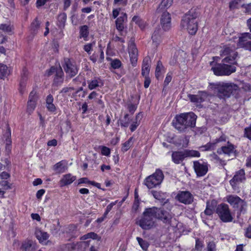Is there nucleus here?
Masks as SVG:
<instances>
[{
	"mask_svg": "<svg viewBox=\"0 0 251 251\" xmlns=\"http://www.w3.org/2000/svg\"><path fill=\"white\" fill-rule=\"evenodd\" d=\"M132 21L138 25L141 29H143L145 27L144 22L140 19V18L137 16H134L132 18Z\"/></svg>",
	"mask_w": 251,
	"mask_h": 251,
	"instance_id": "obj_43",
	"label": "nucleus"
},
{
	"mask_svg": "<svg viewBox=\"0 0 251 251\" xmlns=\"http://www.w3.org/2000/svg\"><path fill=\"white\" fill-rule=\"evenodd\" d=\"M234 49L229 47H225L221 51V55L224 57L222 60L223 63H216L214 62L210 63L211 70L214 74L218 76L229 75L236 71V67L232 65L226 64L228 63L230 64H235V59L237 56V52Z\"/></svg>",
	"mask_w": 251,
	"mask_h": 251,
	"instance_id": "obj_1",
	"label": "nucleus"
},
{
	"mask_svg": "<svg viewBox=\"0 0 251 251\" xmlns=\"http://www.w3.org/2000/svg\"><path fill=\"white\" fill-rule=\"evenodd\" d=\"M245 236L247 238H251V226H248L246 229Z\"/></svg>",
	"mask_w": 251,
	"mask_h": 251,
	"instance_id": "obj_59",
	"label": "nucleus"
},
{
	"mask_svg": "<svg viewBox=\"0 0 251 251\" xmlns=\"http://www.w3.org/2000/svg\"><path fill=\"white\" fill-rule=\"evenodd\" d=\"M235 150L234 146L228 143L227 145L221 147V148L218 150V152L219 154L224 153L228 155H233L235 156Z\"/></svg>",
	"mask_w": 251,
	"mask_h": 251,
	"instance_id": "obj_19",
	"label": "nucleus"
},
{
	"mask_svg": "<svg viewBox=\"0 0 251 251\" xmlns=\"http://www.w3.org/2000/svg\"><path fill=\"white\" fill-rule=\"evenodd\" d=\"M59 229H60L59 223L58 221H57L56 222V227L54 229H53V227H51V231L53 234H57L58 233Z\"/></svg>",
	"mask_w": 251,
	"mask_h": 251,
	"instance_id": "obj_57",
	"label": "nucleus"
},
{
	"mask_svg": "<svg viewBox=\"0 0 251 251\" xmlns=\"http://www.w3.org/2000/svg\"><path fill=\"white\" fill-rule=\"evenodd\" d=\"M233 39L234 42H237L236 47L232 45V47H229L230 49H234V47L235 48H241L251 51V33H243L240 34L238 38H233Z\"/></svg>",
	"mask_w": 251,
	"mask_h": 251,
	"instance_id": "obj_4",
	"label": "nucleus"
},
{
	"mask_svg": "<svg viewBox=\"0 0 251 251\" xmlns=\"http://www.w3.org/2000/svg\"><path fill=\"white\" fill-rule=\"evenodd\" d=\"M10 73L8 67L3 64H0V78H3L9 75Z\"/></svg>",
	"mask_w": 251,
	"mask_h": 251,
	"instance_id": "obj_34",
	"label": "nucleus"
},
{
	"mask_svg": "<svg viewBox=\"0 0 251 251\" xmlns=\"http://www.w3.org/2000/svg\"><path fill=\"white\" fill-rule=\"evenodd\" d=\"M37 99L38 97L36 92L34 91L31 92L29 96V100L27 105V112L29 114H30L34 110Z\"/></svg>",
	"mask_w": 251,
	"mask_h": 251,
	"instance_id": "obj_13",
	"label": "nucleus"
},
{
	"mask_svg": "<svg viewBox=\"0 0 251 251\" xmlns=\"http://www.w3.org/2000/svg\"><path fill=\"white\" fill-rule=\"evenodd\" d=\"M216 86L218 92L225 97H229L238 88L235 84L224 82H219Z\"/></svg>",
	"mask_w": 251,
	"mask_h": 251,
	"instance_id": "obj_9",
	"label": "nucleus"
},
{
	"mask_svg": "<svg viewBox=\"0 0 251 251\" xmlns=\"http://www.w3.org/2000/svg\"><path fill=\"white\" fill-rule=\"evenodd\" d=\"M151 208L147 209L143 213V217L139 221V225L144 229H149L152 228L154 224L153 220L154 216L151 212Z\"/></svg>",
	"mask_w": 251,
	"mask_h": 251,
	"instance_id": "obj_8",
	"label": "nucleus"
},
{
	"mask_svg": "<svg viewBox=\"0 0 251 251\" xmlns=\"http://www.w3.org/2000/svg\"><path fill=\"white\" fill-rule=\"evenodd\" d=\"M185 157H199L200 153L199 151L194 150H185L184 151Z\"/></svg>",
	"mask_w": 251,
	"mask_h": 251,
	"instance_id": "obj_37",
	"label": "nucleus"
},
{
	"mask_svg": "<svg viewBox=\"0 0 251 251\" xmlns=\"http://www.w3.org/2000/svg\"><path fill=\"white\" fill-rule=\"evenodd\" d=\"M142 116L140 113H138L136 115L135 118L131 123L130 129L131 131H134L140 124V121L141 119Z\"/></svg>",
	"mask_w": 251,
	"mask_h": 251,
	"instance_id": "obj_31",
	"label": "nucleus"
},
{
	"mask_svg": "<svg viewBox=\"0 0 251 251\" xmlns=\"http://www.w3.org/2000/svg\"><path fill=\"white\" fill-rule=\"evenodd\" d=\"M145 77L144 80V87L146 88H147L149 87L150 84L151 83V79L149 77V76H144Z\"/></svg>",
	"mask_w": 251,
	"mask_h": 251,
	"instance_id": "obj_56",
	"label": "nucleus"
},
{
	"mask_svg": "<svg viewBox=\"0 0 251 251\" xmlns=\"http://www.w3.org/2000/svg\"><path fill=\"white\" fill-rule=\"evenodd\" d=\"M214 206L211 202L207 201L206 207L204 211L205 214L207 215H211L213 213Z\"/></svg>",
	"mask_w": 251,
	"mask_h": 251,
	"instance_id": "obj_39",
	"label": "nucleus"
},
{
	"mask_svg": "<svg viewBox=\"0 0 251 251\" xmlns=\"http://www.w3.org/2000/svg\"><path fill=\"white\" fill-rule=\"evenodd\" d=\"M197 116L192 112L181 114L176 117L175 128L180 132H184L188 128L195 126Z\"/></svg>",
	"mask_w": 251,
	"mask_h": 251,
	"instance_id": "obj_2",
	"label": "nucleus"
},
{
	"mask_svg": "<svg viewBox=\"0 0 251 251\" xmlns=\"http://www.w3.org/2000/svg\"><path fill=\"white\" fill-rule=\"evenodd\" d=\"M132 137H131L128 140V141L123 144L122 148V150L123 151H126L132 146Z\"/></svg>",
	"mask_w": 251,
	"mask_h": 251,
	"instance_id": "obj_38",
	"label": "nucleus"
},
{
	"mask_svg": "<svg viewBox=\"0 0 251 251\" xmlns=\"http://www.w3.org/2000/svg\"><path fill=\"white\" fill-rule=\"evenodd\" d=\"M173 0H162L160 4L157 9V11L158 12H160L163 9H167L169 8L173 4Z\"/></svg>",
	"mask_w": 251,
	"mask_h": 251,
	"instance_id": "obj_30",
	"label": "nucleus"
},
{
	"mask_svg": "<svg viewBox=\"0 0 251 251\" xmlns=\"http://www.w3.org/2000/svg\"><path fill=\"white\" fill-rule=\"evenodd\" d=\"M199 14L195 10H191L182 18L181 22V26L187 30L191 35H194L198 30V20H197Z\"/></svg>",
	"mask_w": 251,
	"mask_h": 251,
	"instance_id": "obj_3",
	"label": "nucleus"
},
{
	"mask_svg": "<svg viewBox=\"0 0 251 251\" xmlns=\"http://www.w3.org/2000/svg\"><path fill=\"white\" fill-rule=\"evenodd\" d=\"M35 236L40 242H43L47 240L49 235L46 232L43 231L40 229H36L35 232Z\"/></svg>",
	"mask_w": 251,
	"mask_h": 251,
	"instance_id": "obj_28",
	"label": "nucleus"
},
{
	"mask_svg": "<svg viewBox=\"0 0 251 251\" xmlns=\"http://www.w3.org/2000/svg\"><path fill=\"white\" fill-rule=\"evenodd\" d=\"M52 169L56 173H63L68 169L67 163L64 160H62L53 165Z\"/></svg>",
	"mask_w": 251,
	"mask_h": 251,
	"instance_id": "obj_22",
	"label": "nucleus"
},
{
	"mask_svg": "<svg viewBox=\"0 0 251 251\" xmlns=\"http://www.w3.org/2000/svg\"><path fill=\"white\" fill-rule=\"evenodd\" d=\"M164 72V68L162 63L158 61L155 70V76L157 79L161 76L163 73Z\"/></svg>",
	"mask_w": 251,
	"mask_h": 251,
	"instance_id": "obj_35",
	"label": "nucleus"
},
{
	"mask_svg": "<svg viewBox=\"0 0 251 251\" xmlns=\"http://www.w3.org/2000/svg\"><path fill=\"white\" fill-rule=\"evenodd\" d=\"M53 96L50 94L49 95L46 100V105L47 109L51 112H54L56 111V107L53 103Z\"/></svg>",
	"mask_w": 251,
	"mask_h": 251,
	"instance_id": "obj_26",
	"label": "nucleus"
},
{
	"mask_svg": "<svg viewBox=\"0 0 251 251\" xmlns=\"http://www.w3.org/2000/svg\"><path fill=\"white\" fill-rule=\"evenodd\" d=\"M0 186H2L5 190L11 188L10 185L6 180H2L0 182Z\"/></svg>",
	"mask_w": 251,
	"mask_h": 251,
	"instance_id": "obj_49",
	"label": "nucleus"
},
{
	"mask_svg": "<svg viewBox=\"0 0 251 251\" xmlns=\"http://www.w3.org/2000/svg\"><path fill=\"white\" fill-rule=\"evenodd\" d=\"M54 72H56V78L55 79V80L56 81V79H59L60 80L58 81L62 82V77L63 75V72L61 68L60 67L58 69L56 70V68L54 67H51L50 69L48 71V75H50Z\"/></svg>",
	"mask_w": 251,
	"mask_h": 251,
	"instance_id": "obj_25",
	"label": "nucleus"
},
{
	"mask_svg": "<svg viewBox=\"0 0 251 251\" xmlns=\"http://www.w3.org/2000/svg\"><path fill=\"white\" fill-rule=\"evenodd\" d=\"M136 240L143 250L147 251L149 246L148 242L138 237L136 238Z\"/></svg>",
	"mask_w": 251,
	"mask_h": 251,
	"instance_id": "obj_36",
	"label": "nucleus"
},
{
	"mask_svg": "<svg viewBox=\"0 0 251 251\" xmlns=\"http://www.w3.org/2000/svg\"><path fill=\"white\" fill-rule=\"evenodd\" d=\"M207 95L205 92H199L196 95H189L188 98L191 102L196 104L204 101L207 98Z\"/></svg>",
	"mask_w": 251,
	"mask_h": 251,
	"instance_id": "obj_16",
	"label": "nucleus"
},
{
	"mask_svg": "<svg viewBox=\"0 0 251 251\" xmlns=\"http://www.w3.org/2000/svg\"><path fill=\"white\" fill-rule=\"evenodd\" d=\"M203 247L202 243L199 240L197 239L196 241L195 248L198 251H201Z\"/></svg>",
	"mask_w": 251,
	"mask_h": 251,
	"instance_id": "obj_55",
	"label": "nucleus"
},
{
	"mask_svg": "<svg viewBox=\"0 0 251 251\" xmlns=\"http://www.w3.org/2000/svg\"><path fill=\"white\" fill-rule=\"evenodd\" d=\"M87 83L88 88L91 90L95 89L100 86H101L103 85L101 80L99 78H95L94 79L89 80L87 81Z\"/></svg>",
	"mask_w": 251,
	"mask_h": 251,
	"instance_id": "obj_29",
	"label": "nucleus"
},
{
	"mask_svg": "<svg viewBox=\"0 0 251 251\" xmlns=\"http://www.w3.org/2000/svg\"><path fill=\"white\" fill-rule=\"evenodd\" d=\"M101 153L103 155L108 156L110 154V149L105 146H101Z\"/></svg>",
	"mask_w": 251,
	"mask_h": 251,
	"instance_id": "obj_47",
	"label": "nucleus"
},
{
	"mask_svg": "<svg viewBox=\"0 0 251 251\" xmlns=\"http://www.w3.org/2000/svg\"><path fill=\"white\" fill-rule=\"evenodd\" d=\"M128 53L131 63L134 66L137 61L138 50L135 44L132 41L128 45Z\"/></svg>",
	"mask_w": 251,
	"mask_h": 251,
	"instance_id": "obj_15",
	"label": "nucleus"
},
{
	"mask_svg": "<svg viewBox=\"0 0 251 251\" xmlns=\"http://www.w3.org/2000/svg\"><path fill=\"white\" fill-rule=\"evenodd\" d=\"M194 168L197 175L199 176H204L208 171L207 164L199 161L194 162Z\"/></svg>",
	"mask_w": 251,
	"mask_h": 251,
	"instance_id": "obj_14",
	"label": "nucleus"
},
{
	"mask_svg": "<svg viewBox=\"0 0 251 251\" xmlns=\"http://www.w3.org/2000/svg\"><path fill=\"white\" fill-rule=\"evenodd\" d=\"M245 134L248 138L251 140V124L250 127L245 129Z\"/></svg>",
	"mask_w": 251,
	"mask_h": 251,
	"instance_id": "obj_52",
	"label": "nucleus"
},
{
	"mask_svg": "<svg viewBox=\"0 0 251 251\" xmlns=\"http://www.w3.org/2000/svg\"><path fill=\"white\" fill-rule=\"evenodd\" d=\"M49 146H55L57 145V141L55 139H53L48 141L47 143Z\"/></svg>",
	"mask_w": 251,
	"mask_h": 251,
	"instance_id": "obj_64",
	"label": "nucleus"
},
{
	"mask_svg": "<svg viewBox=\"0 0 251 251\" xmlns=\"http://www.w3.org/2000/svg\"><path fill=\"white\" fill-rule=\"evenodd\" d=\"M128 114L125 115L124 118L120 120V125L122 126L127 127L129 126V118Z\"/></svg>",
	"mask_w": 251,
	"mask_h": 251,
	"instance_id": "obj_40",
	"label": "nucleus"
},
{
	"mask_svg": "<svg viewBox=\"0 0 251 251\" xmlns=\"http://www.w3.org/2000/svg\"><path fill=\"white\" fill-rule=\"evenodd\" d=\"M153 197L161 201H164L166 199V194L160 191H151Z\"/></svg>",
	"mask_w": 251,
	"mask_h": 251,
	"instance_id": "obj_32",
	"label": "nucleus"
},
{
	"mask_svg": "<svg viewBox=\"0 0 251 251\" xmlns=\"http://www.w3.org/2000/svg\"><path fill=\"white\" fill-rule=\"evenodd\" d=\"M21 249L24 251H35L37 247L36 244L33 241L26 239L23 242Z\"/></svg>",
	"mask_w": 251,
	"mask_h": 251,
	"instance_id": "obj_20",
	"label": "nucleus"
},
{
	"mask_svg": "<svg viewBox=\"0 0 251 251\" xmlns=\"http://www.w3.org/2000/svg\"><path fill=\"white\" fill-rule=\"evenodd\" d=\"M76 179V177L72 175L71 174H68L63 176L62 178L59 181L60 187H63L66 185H70Z\"/></svg>",
	"mask_w": 251,
	"mask_h": 251,
	"instance_id": "obj_21",
	"label": "nucleus"
},
{
	"mask_svg": "<svg viewBox=\"0 0 251 251\" xmlns=\"http://www.w3.org/2000/svg\"><path fill=\"white\" fill-rule=\"evenodd\" d=\"M45 191L44 189H40L38 190L36 193V197L37 199H40L44 194Z\"/></svg>",
	"mask_w": 251,
	"mask_h": 251,
	"instance_id": "obj_61",
	"label": "nucleus"
},
{
	"mask_svg": "<svg viewBox=\"0 0 251 251\" xmlns=\"http://www.w3.org/2000/svg\"><path fill=\"white\" fill-rule=\"evenodd\" d=\"M67 19V15L65 13L60 14L57 18V25L60 28H63L65 26Z\"/></svg>",
	"mask_w": 251,
	"mask_h": 251,
	"instance_id": "obj_33",
	"label": "nucleus"
},
{
	"mask_svg": "<svg viewBox=\"0 0 251 251\" xmlns=\"http://www.w3.org/2000/svg\"><path fill=\"white\" fill-rule=\"evenodd\" d=\"M10 176L9 175L5 172H3L1 174H0V178L1 179H7Z\"/></svg>",
	"mask_w": 251,
	"mask_h": 251,
	"instance_id": "obj_62",
	"label": "nucleus"
},
{
	"mask_svg": "<svg viewBox=\"0 0 251 251\" xmlns=\"http://www.w3.org/2000/svg\"><path fill=\"white\" fill-rule=\"evenodd\" d=\"M80 33L81 37L85 38H87L89 33L88 26L87 25L82 26L80 27Z\"/></svg>",
	"mask_w": 251,
	"mask_h": 251,
	"instance_id": "obj_42",
	"label": "nucleus"
},
{
	"mask_svg": "<svg viewBox=\"0 0 251 251\" xmlns=\"http://www.w3.org/2000/svg\"><path fill=\"white\" fill-rule=\"evenodd\" d=\"M98 96V93H97L95 91H93L89 94V95L88 97V98L90 100H92L93 99L96 98V97Z\"/></svg>",
	"mask_w": 251,
	"mask_h": 251,
	"instance_id": "obj_63",
	"label": "nucleus"
},
{
	"mask_svg": "<svg viewBox=\"0 0 251 251\" xmlns=\"http://www.w3.org/2000/svg\"><path fill=\"white\" fill-rule=\"evenodd\" d=\"M150 213H153L154 218L158 219L164 223H169L172 216L169 212L162 208L153 207L151 208Z\"/></svg>",
	"mask_w": 251,
	"mask_h": 251,
	"instance_id": "obj_11",
	"label": "nucleus"
},
{
	"mask_svg": "<svg viewBox=\"0 0 251 251\" xmlns=\"http://www.w3.org/2000/svg\"><path fill=\"white\" fill-rule=\"evenodd\" d=\"M116 203V201L110 203L109 204H108L106 207V211L104 213V216L105 217L107 214L110 211V210L112 209L113 206L115 205Z\"/></svg>",
	"mask_w": 251,
	"mask_h": 251,
	"instance_id": "obj_50",
	"label": "nucleus"
},
{
	"mask_svg": "<svg viewBox=\"0 0 251 251\" xmlns=\"http://www.w3.org/2000/svg\"><path fill=\"white\" fill-rule=\"evenodd\" d=\"M0 29L7 33H11L12 32V26L8 24H1L0 25Z\"/></svg>",
	"mask_w": 251,
	"mask_h": 251,
	"instance_id": "obj_41",
	"label": "nucleus"
},
{
	"mask_svg": "<svg viewBox=\"0 0 251 251\" xmlns=\"http://www.w3.org/2000/svg\"><path fill=\"white\" fill-rule=\"evenodd\" d=\"M176 199L179 202L185 204H190L193 201V197L188 191L179 192L176 196Z\"/></svg>",
	"mask_w": 251,
	"mask_h": 251,
	"instance_id": "obj_12",
	"label": "nucleus"
},
{
	"mask_svg": "<svg viewBox=\"0 0 251 251\" xmlns=\"http://www.w3.org/2000/svg\"><path fill=\"white\" fill-rule=\"evenodd\" d=\"M137 106L133 104H129L127 106V109L129 112L134 113L136 110Z\"/></svg>",
	"mask_w": 251,
	"mask_h": 251,
	"instance_id": "obj_54",
	"label": "nucleus"
},
{
	"mask_svg": "<svg viewBox=\"0 0 251 251\" xmlns=\"http://www.w3.org/2000/svg\"><path fill=\"white\" fill-rule=\"evenodd\" d=\"M226 201L233 208L238 209L240 214L245 213L247 210L246 202L236 195H229L226 197Z\"/></svg>",
	"mask_w": 251,
	"mask_h": 251,
	"instance_id": "obj_6",
	"label": "nucleus"
},
{
	"mask_svg": "<svg viewBox=\"0 0 251 251\" xmlns=\"http://www.w3.org/2000/svg\"><path fill=\"white\" fill-rule=\"evenodd\" d=\"M185 158L184 151H174L172 154V160L176 164L180 163Z\"/></svg>",
	"mask_w": 251,
	"mask_h": 251,
	"instance_id": "obj_24",
	"label": "nucleus"
},
{
	"mask_svg": "<svg viewBox=\"0 0 251 251\" xmlns=\"http://www.w3.org/2000/svg\"><path fill=\"white\" fill-rule=\"evenodd\" d=\"M120 9H114L112 11V16L113 18L115 19L118 17V16L121 13H120Z\"/></svg>",
	"mask_w": 251,
	"mask_h": 251,
	"instance_id": "obj_60",
	"label": "nucleus"
},
{
	"mask_svg": "<svg viewBox=\"0 0 251 251\" xmlns=\"http://www.w3.org/2000/svg\"><path fill=\"white\" fill-rule=\"evenodd\" d=\"M150 71V60L148 58H145L143 61L142 68V75L143 76H149Z\"/></svg>",
	"mask_w": 251,
	"mask_h": 251,
	"instance_id": "obj_27",
	"label": "nucleus"
},
{
	"mask_svg": "<svg viewBox=\"0 0 251 251\" xmlns=\"http://www.w3.org/2000/svg\"><path fill=\"white\" fill-rule=\"evenodd\" d=\"M216 246L214 243L209 242L207 245V251H215Z\"/></svg>",
	"mask_w": 251,
	"mask_h": 251,
	"instance_id": "obj_53",
	"label": "nucleus"
},
{
	"mask_svg": "<svg viewBox=\"0 0 251 251\" xmlns=\"http://www.w3.org/2000/svg\"><path fill=\"white\" fill-rule=\"evenodd\" d=\"M163 179L164 175L162 171L157 169L153 174L147 177L144 183L149 189H151L160 185Z\"/></svg>",
	"mask_w": 251,
	"mask_h": 251,
	"instance_id": "obj_5",
	"label": "nucleus"
},
{
	"mask_svg": "<svg viewBox=\"0 0 251 251\" xmlns=\"http://www.w3.org/2000/svg\"><path fill=\"white\" fill-rule=\"evenodd\" d=\"M245 179V172L243 170H240L237 171L233 178L230 181L231 185L234 186L239 182H242Z\"/></svg>",
	"mask_w": 251,
	"mask_h": 251,
	"instance_id": "obj_23",
	"label": "nucleus"
},
{
	"mask_svg": "<svg viewBox=\"0 0 251 251\" xmlns=\"http://www.w3.org/2000/svg\"><path fill=\"white\" fill-rule=\"evenodd\" d=\"M216 213L220 220L224 223L232 222L233 216L227 204L221 203L216 208Z\"/></svg>",
	"mask_w": 251,
	"mask_h": 251,
	"instance_id": "obj_7",
	"label": "nucleus"
},
{
	"mask_svg": "<svg viewBox=\"0 0 251 251\" xmlns=\"http://www.w3.org/2000/svg\"><path fill=\"white\" fill-rule=\"evenodd\" d=\"M172 78V73H168L166 77L165 78V79L164 80V85L167 86L169 84V83L171 82Z\"/></svg>",
	"mask_w": 251,
	"mask_h": 251,
	"instance_id": "obj_51",
	"label": "nucleus"
},
{
	"mask_svg": "<svg viewBox=\"0 0 251 251\" xmlns=\"http://www.w3.org/2000/svg\"><path fill=\"white\" fill-rule=\"evenodd\" d=\"M160 22L162 27L164 30H169L171 27L170 14L166 11L163 12L160 19Z\"/></svg>",
	"mask_w": 251,
	"mask_h": 251,
	"instance_id": "obj_17",
	"label": "nucleus"
},
{
	"mask_svg": "<svg viewBox=\"0 0 251 251\" xmlns=\"http://www.w3.org/2000/svg\"><path fill=\"white\" fill-rule=\"evenodd\" d=\"M110 64L111 67L114 69H119L122 65L121 61L117 59L112 60Z\"/></svg>",
	"mask_w": 251,
	"mask_h": 251,
	"instance_id": "obj_44",
	"label": "nucleus"
},
{
	"mask_svg": "<svg viewBox=\"0 0 251 251\" xmlns=\"http://www.w3.org/2000/svg\"><path fill=\"white\" fill-rule=\"evenodd\" d=\"M97 235L94 232H90L88 234H85L83 236H82L80 239L82 240H85L89 238L91 239H96L97 237Z\"/></svg>",
	"mask_w": 251,
	"mask_h": 251,
	"instance_id": "obj_45",
	"label": "nucleus"
},
{
	"mask_svg": "<svg viewBox=\"0 0 251 251\" xmlns=\"http://www.w3.org/2000/svg\"><path fill=\"white\" fill-rule=\"evenodd\" d=\"M40 26V23L37 20L35 19L31 24V27L32 30L34 31H36L38 29Z\"/></svg>",
	"mask_w": 251,
	"mask_h": 251,
	"instance_id": "obj_48",
	"label": "nucleus"
},
{
	"mask_svg": "<svg viewBox=\"0 0 251 251\" xmlns=\"http://www.w3.org/2000/svg\"><path fill=\"white\" fill-rule=\"evenodd\" d=\"M127 21V15L125 13L121 12L120 16L115 21L116 29L120 32L123 30L125 27V23Z\"/></svg>",
	"mask_w": 251,
	"mask_h": 251,
	"instance_id": "obj_18",
	"label": "nucleus"
},
{
	"mask_svg": "<svg viewBox=\"0 0 251 251\" xmlns=\"http://www.w3.org/2000/svg\"><path fill=\"white\" fill-rule=\"evenodd\" d=\"M62 66L66 74V77L69 78L75 76L78 72V69L75 61L69 58L64 59Z\"/></svg>",
	"mask_w": 251,
	"mask_h": 251,
	"instance_id": "obj_10",
	"label": "nucleus"
},
{
	"mask_svg": "<svg viewBox=\"0 0 251 251\" xmlns=\"http://www.w3.org/2000/svg\"><path fill=\"white\" fill-rule=\"evenodd\" d=\"M92 44H88L84 46V50L88 53L90 54V51L92 50Z\"/></svg>",
	"mask_w": 251,
	"mask_h": 251,
	"instance_id": "obj_58",
	"label": "nucleus"
},
{
	"mask_svg": "<svg viewBox=\"0 0 251 251\" xmlns=\"http://www.w3.org/2000/svg\"><path fill=\"white\" fill-rule=\"evenodd\" d=\"M151 38L153 43L157 45L160 41V36L158 31H154L153 33Z\"/></svg>",
	"mask_w": 251,
	"mask_h": 251,
	"instance_id": "obj_46",
	"label": "nucleus"
}]
</instances>
